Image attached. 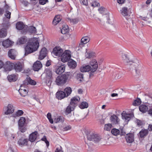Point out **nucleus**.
Here are the masks:
<instances>
[{"instance_id":"26","label":"nucleus","mask_w":152,"mask_h":152,"mask_svg":"<svg viewBox=\"0 0 152 152\" xmlns=\"http://www.w3.org/2000/svg\"><path fill=\"white\" fill-rule=\"evenodd\" d=\"M24 86H23V84L20 87V88L18 90V91L20 94L23 96H26L28 93L26 89H23V87Z\"/></svg>"},{"instance_id":"59","label":"nucleus","mask_w":152,"mask_h":152,"mask_svg":"<svg viewBox=\"0 0 152 152\" xmlns=\"http://www.w3.org/2000/svg\"><path fill=\"white\" fill-rule=\"evenodd\" d=\"M136 123L139 126H142L143 124L142 122L141 121L139 120H137L136 121Z\"/></svg>"},{"instance_id":"31","label":"nucleus","mask_w":152,"mask_h":152,"mask_svg":"<svg viewBox=\"0 0 152 152\" xmlns=\"http://www.w3.org/2000/svg\"><path fill=\"white\" fill-rule=\"evenodd\" d=\"M27 38L26 36H23L19 39L18 42L19 44H23L27 42Z\"/></svg>"},{"instance_id":"21","label":"nucleus","mask_w":152,"mask_h":152,"mask_svg":"<svg viewBox=\"0 0 152 152\" xmlns=\"http://www.w3.org/2000/svg\"><path fill=\"white\" fill-rule=\"evenodd\" d=\"M125 138L126 141L128 143H132L134 141V137L133 135L132 134H126Z\"/></svg>"},{"instance_id":"62","label":"nucleus","mask_w":152,"mask_h":152,"mask_svg":"<svg viewBox=\"0 0 152 152\" xmlns=\"http://www.w3.org/2000/svg\"><path fill=\"white\" fill-rule=\"evenodd\" d=\"M70 129L71 127L69 126H67L64 128V130L65 131H67Z\"/></svg>"},{"instance_id":"39","label":"nucleus","mask_w":152,"mask_h":152,"mask_svg":"<svg viewBox=\"0 0 152 152\" xmlns=\"http://www.w3.org/2000/svg\"><path fill=\"white\" fill-rule=\"evenodd\" d=\"M140 110L142 112L145 113L148 110V108L145 105H141L139 107Z\"/></svg>"},{"instance_id":"56","label":"nucleus","mask_w":152,"mask_h":152,"mask_svg":"<svg viewBox=\"0 0 152 152\" xmlns=\"http://www.w3.org/2000/svg\"><path fill=\"white\" fill-rule=\"evenodd\" d=\"M81 3L85 5H88L87 0H79Z\"/></svg>"},{"instance_id":"29","label":"nucleus","mask_w":152,"mask_h":152,"mask_svg":"<svg viewBox=\"0 0 152 152\" xmlns=\"http://www.w3.org/2000/svg\"><path fill=\"white\" fill-rule=\"evenodd\" d=\"M3 46L5 48H7L10 46L12 44V42L9 39H6L2 42Z\"/></svg>"},{"instance_id":"18","label":"nucleus","mask_w":152,"mask_h":152,"mask_svg":"<svg viewBox=\"0 0 152 152\" xmlns=\"http://www.w3.org/2000/svg\"><path fill=\"white\" fill-rule=\"evenodd\" d=\"M47 49L45 48H42L40 52L39 58L40 60L43 59L46 56Z\"/></svg>"},{"instance_id":"23","label":"nucleus","mask_w":152,"mask_h":152,"mask_svg":"<svg viewBox=\"0 0 152 152\" xmlns=\"http://www.w3.org/2000/svg\"><path fill=\"white\" fill-rule=\"evenodd\" d=\"M5 135L7 139L9 141L14 139L16 136L15 134H11L7 132H5Z\"/></svg>"},{"instance_id":"54","label":"nucleus","mask_w":152,"mask_h":152,"mask_svg":"<svg viewBox=\"0 0 152 152\" xmlns=\"http://www.w3.org/2000/svg\"><path fill=\"white\" fill-rule=\"evenodd\" d=\"M68 21H69L71 23H72L73 24H76L77 23L78 21V20L77 19H70V18H68Z\"/></svg>"},{"instance_id":"64","label":"nucleus","mask_w":152,"mask_h":152,"mask_svg":"<svg viewBox=\"0 0 152 152\" xmlns=\"http://www.w3.org/2000/svg\"><path fill=\"white\" fill-rule=\"evenodd\" d=\"M4 66L3 62L1 60H0V69H1Z\"/></svg>"},{"instance_id":"22","label":"nucleus","mask_w":152,"mask_h":152,"mask_svg":"<svg viewBox=\"0 0 152 152\" xmlns=\"http://www.w3.org/2000/svg\"><path fill=\"white\" fill-rule=\"evenodd\" d=\"M56 97L58 99L61 100L66 97V94L64 91H60L56 93Z\"/></svg>"},{"instance_id":"41","label":"nucleus","mask_w":152,"mask_h":152,"mask_svg":"<svg viewBox=\"0 0 152 152\" xmlns=\"http://www.w3.org/2000/svg\"><path fill=\"white\" fill-rule=\"evenodd\" d=\"M88 106V104L85 102H81L79 105L80 107L82 109L87 108Z\"/></svg>"},{"instance_id":"50","label":"nucleus","mask_w":152,"mask_h":152,"mask_svg":"<svg viewBox=\"0 0 152 152\" xmlns=\"http://www.w3.org/2000/svg\"><path fill=\"white\" fill-rule=\"evenodd\" d=\"M112 124H106L104 126V129L105 130L110 131L112 128Z\"/></svg>"},{"instance_id":"38","label":"nucleus","mask_w":152,"mask_h":152,"mask_svg":"<svg viewBox=\"0 0 152 152\" xmlns=\"http://www.w3.org/2000/svg\"><path fill=\"white\" fill-rule=\"evenodd\" d=\"M69 29L68 26L63 25V28L61 30V32L63 34H65L68 32Z\"/></svg>"},{"instance_id":"43","label":"nucleus","mask_w":152,"mask_h":152,"mask_svg":"<svg viewBox=\"0 0 152 152\" xmlns=\"http://www.w3.org/2000/svg\"><path fill=\"white\" fill-rule=\"evenodd\" d=\"M141 103L140 99L137 98L136 99L134 100L133 102V105L135 106H138L140 105Z\"/></svg>"},{"instance_id":"4","label":"nucleus","mask_w":152,"mask_h":152,"mask_svg":"<svg viewBox=\"0 0 152 152\" xmlns=\"http://www.w3.org/2000/svg\"><path fill=\"white\" fill-rule=\"evenodd\" d=\"M68 77V75L65 74L58 76L56 80V84L58 86L64 85L66 82Z\"/></svg>"},{"instance_id":"37","label":"nucleus","mask_w":152,"mask_h":152,"mask_svg":"<svg viewBox=\"0 0 152 152\" xmlns=\"http://www.w3.org/2000/svg\"><path fill=\"white\" fill-rule=\"evenodd\" d=\"M148 133V130L145 129H142L139 132L140 137L142 138L145 136Z\"/></svg>"},{"instance_id":"9","label":"nucleus","mask_w":152,"mask_h":152,"mask_svg":"<svg viewBox=\"0 0 152 152\" xmlns=\"http://www.w3.org/2000/svg\"><path fill=\"white\" fill-rule=\"evenodd\" d=\"M90 64L91 66V71L92 72H94L96 70L98 67L97 61L95 59H93L90 61Z\"/></svg>"},{"instance_id":"53","label":"nucleus","mask_w":152,"mask_h":152,"mask_svg":"<svg viewBox=\"0 0 152 152\" xmlns=\"http://www.w3.org/2000/svg\"><path fill=\"white\" fill-rule=\"evenodd\" d=\"M47 117L50 123L53 124V121L51 118V113H48L47 115Z\"/></svg>"},{"instance_id":"16","label":"nucleus","mask_w":152,"mask_h":152,"mask_svg":"<svg viewBox=\"0 0 152 152\" xmlns=\"http://www.w3.org/2000/svg\"><path fill=\"white\" fill-rule=\"evenodd\" d=\"M38 136V133L37 131L32 132L29 136V140L31 142H34Z\"/></svg>"},{"instance_id":"47","label":"nucleus","mask_w":152,"mask_h":152,"mask_svg":"<svg viewBox=\"0 0 152 152\" xmlns=\"http://www.w3.org/2000/svg\"><path fill=\"white\" fill-rule=\"evenodd\" d=\"M19 130L22 132H25L27 129L26 125L18 126Z\"/></svg>"},{"instance_id":"55","label":"nucleus","mask_w":152,"mask_h":152,"mask_svg":"<svg viewBox=\"0 0 152 152\" xmlns=\"http://www.w3.org/2000/svg\"><path fill=\"white\" fill-rule=\"evenodd\" d=\"M11 13L8 11H7L5 14V16L8 18L10 19V18Z\"/></svg>"},{"instance_id":"25","label":"nucleus","mask_w":152,"mask_h":152,"mask_svg":"<svg viewBox=\"0 0 152 152\" xmlns=\"http://www.w3.org/2000/svg\"><path fill=\"white\" fill-rule=\"evenodd\" d=\"M80 100V98L78 96H75L71 99V101L70 104L72 105L75 106V107L76 105L78 102Z\"/></svg>"},{"instance_id":"12","label":"nucleus","mask_w":152,"mask_h":152,"mask_svg":"<svg viewBox=\"0 0 152 152\" xmlns=\"http://www.w3.org/2000/svg\"><path fill=\"white\" fill-rule=\"evenodd\" d=\"M65 66L64 64L57 66L55 69L56 72L58 74H61L65 71Z\"/></svg>"},{"instance_id":"10","label":"nucleus","mask_w":152,"mask_h":152,"mask_svg":"<svg viewBox=\"0 0 152 152\" xmlns=\"http://www.w3.org/2000/svg\"><path fill=\"white\" fill-rule=\"evenodd\" d=\"M121 115L122 119L127 122L130 120L131 118L134 116V114L132 112L130 113H127L125 112H123Z\"/></svg>"},{"instance_id":"27","label":"nucleus","mask_w":152,"mask_h":152,"mask_svg":"<svg viewBox=\"0 0 152 152\" xmlns=\"http://www.w3.org/2000/svg\"><path fill=\"white\" fill-rule=\"evenodd\" d=\"M75 76L76 78L79 81H82L83 79V74L80 72H77L75 73Z\"/></svg>"},{"instance_id":"57","label":"nucleus","mask_w":152,"mask_h":152,"mask_svg":"<svg viewBox=\"0 0 152 152\" xmlns=\"http://www.w3.org/2000/svg\"><path fill=\"white\" fill-rule=\"evenodd\" d=\"M48 1V0H39V3L42 5L45 4Z\"/></svg>"},{"instance_id":"48","label":"nucleus","mask_w":152,"mask_h":152,"mask_svg":"<svg viewBox=\"0 0 152 152\" xmlns=\"http://www.w3.org/2000/svg\"><path fill=\"white\" fill-rule=\"evenodd\" d=\"M111 133L114 136H117L120 133L119 130L116 129H113L111 131Z\"/></svg>"},{"instance_id":"3","label":"nucleus","mask_w":152,"mask_h":152,"mask_svg":"<svg viewBox=\"0 0 152 152\" xmlns=\"http://www.w3.org/2000/svg\"><path fill=\"white\" fill-rule=\"evenodd\" d=\"M13 66L15 71L18 72L22 71L24 66L23 64L20 62H17L14 64L8 61L6 63L4 68L7 70L10 71Z\"/></svg>"},{"instance_id":"40","label":"nucleus","mask_w":152,"mask_h":152,"mask_svg":"<svg viewBox=\"0 0 152 152\" xmlns=\"http://www.w3.org/2000/svg\"><path fill=\"white\" fill-rule=\"evenodd\" d=\"M17 118L16 116H14V115L13 114L9 118L10 122L11 125H13L15 123V120Z\"/></svg>"},{"instance_id":"51","label":"nucleus","mask_w":152,"mask_h":152,"mask_svg":"<svg viewBox=\"0 0 152 152\" xmlns=\"http://www.w3.org/2000/svg\"><path fill=\"white\" fill-rule=\"evenodd\" d=\"M98 11L100 13L104 14L105 13L106 9L104 7H101L98 9Z\"/></svg>"},{"instance_id":"44","label":"nucleus","mask_w":152,"mask_h":152,"mask_svg":"<svg viewBox=\"0 0 152 152\" xmlns=\"http://www.w3.org/2000/svg\"><path fill=\"white\" fill-rule=\"evenodd\" d=\"M7 34L6 31L4 29H2L0 30V37L1 38L5 37Z\"/></svg>"},{"instance_id":"58","label":"nucleus","mask_w":152,"mask_h":152,"mask_svg":"<svg viewBox=\"0 0 152 152\" xmlns=\"http://www.w3.org/2000/svg\"><path fill=\"white\" fill-rule=\"evenodd\" d=\"M55 152H63L61 147L59 146L57 148Z\"/></svg>"},{"instance_id":"42","label":"nucleus","mask_w":152,"mask_h":152,"mask_svg":"<svg viewBox=\"0 0 152 152\" xmlns=\"http://www.w3.org/2000/svg\"><path fill=\"white\" fill-rule=\"evenodd\" d=\"M121 14L124 16L127 15V8L126 7H124L122 8L121 10Z\"/></svg>"},{"instance_id":"7","label":"nucleus","mask_w":152,"mask_h":152,"mask_svg":"<svg viewBox=\"0 0 152 152\" xmlns=\"http://www.w3.org/2000/svg\"><path fill=\"white\" fill-rule=\"evenodd\" d=\"M45 73L46 74V79H44V81L46 84H48L51 82V79L52 76V71L49 69H45Z\"/></svg>"},{"instance_id":"52","label":"nucleus","mask_w":152,"mask_h":152,"mask_svg":"<svg viewBox=\"0 0 152 152\" xmlns=\"http://www.w3.org/2000/svg\"><path fill=\"white\" fill-rule=\"evenodd\" d=\"M95 55V53L93 52H88L86 54V56L88 58L93 57Z\"/></svg>"},{"instance_id":"1","label":"nucleus","mask_w":152,"mask_h":152,"mask_svg":"<svg viewBox=\"0 0 152 152\" xmlns=\"http://www.w3.org/2000/svg\"><path fill=\"white\" fill-rule=\"evenodd\" d=\"M122 59L124 63L130 65V69L132 71H134L135 72L134 75V76L137 78H139L142 75V68L138 60L135 58L131 60L128 55L125 54H122Z\"/></svg>"},{"instance_id":"63","label":"nucleus","mask_w":152,"mask_h":152,"mask_svg":"<svg viewBox=\"0 0 152 152\" xmlns=\"http://www.w3.org/2000/svg\"><path fill=\"white\" fill-rule=\"evenodd\" d=\"M125 0H117L118 3L119 4H122L124 3Z\"/></svg>"},{"instance_id":"35","label":"nucleus","mask_w":152,"mask_h":152,"mask_svg":"<svg viewBox=\"0 0 152 152\" xmlns=\"http://www.w3.org/2000/svg\"><path fill=\"white\" fill-rule=\"evenodd\" d=\"M68 64L69 67L71 68H74L76 66V62L73 60H71L68 63Z\"/></svg>"},{"instance_id":"11","label":"nucleus","mask_w":152,"mask_h":152,"mask_svg":"<svg viewBox=\"0 0 152 152\" xmlns=\"http://www.w3.org/2000/svg\"><path fill=\"white\" fill-rule=\"evenodd\" d=\"M28 141V139L21 137L19 139L17 143L20 146L23 147L27 145Z\"/></svg>"},{"instance_id":"49","label":"nucleus","mask_w":152,"mask_h":152,"mask_svg":"<svg viewBox=\"0 0 152 152\" xmlns=\"http://www.w3.org/2000/svg\"><path fill=\"white\" fill-rule=\"evenodd\" d=\"M28 31L31 33H35L37 32L36 29L34 27L31 26H30L28 28Z\"/></svg>"},{"instance_id":"60","label":"nucleus","mask_w":152,"mask_h":152,"mask_svg":"<svg viewBox=\"0 0 152 152\" xmlns=\"http://www.w3.org/2000/svg\"><path fill=\"white\" fill-rule=\"evenodd\" d=\"M61 119L62 118L60 116L55 118L54 121L56 123H57L59 122Z\"/></svg>"},{"instance_id":"36","label":"nucleus","mask_w":152,"mask_h":152,"mask_svg":"<svg viewBox=\"0 0 152 152\" xmlns=\"http://www.w3.org/2000/svg\"><path fill=\"white\" fill-rule=\"evenodd\" d=\"M64 92L67 97L71 94L72 92V90L70 87H67L64 89Z\"/></svg>"},{"instance_id":"13","label":"nucleus","mask_w":152,"mask_h":152,"mask_svg":"<svg viewBox=\"0 0 152 152\" xmlns=\"http://www.w3.org/2000/svg\"><path fill=\"white\" fill-rule=\"evenodd\" d=\"M36 84V82L31 79L30 77L28 76L26 79L23 82V86H25L27 85L30 84L32 85H35Z\"/></svg>"},{"instance_id":"61","label":"nucleus","mask_w":152,"mask_h":152,"mask_svg":"<svg viewBox=\"0 0 152 152\" xmlns=\"http://www.w3.org/2000/svg\"><path fill=\"white\" fill-rule=\"evenodd\" d=\"M99 4V3L95 2L93 4H91V6L93 7H95L96 6H98Z\"/></svg>"},{"instance_id":"19","label":"nucleus","mask_w":152,"mask_h":152,"mask_svg":"<svg viewBox=\"0 0 152 152\" xmlns=\"http://www.w3.org/2000/svg\"><path fill=\"white\" fill-rule=\"evenodd\" d=\"M14 108L13 105L11 104H9L7 106V110L5 112V113L6 115H8L14 112Z\"/></svg>"},{"instance_id":"8","label":"nucleus","mask_w":152,"mask_h":152,"mask_svg":"<svg viewBox=\"0 0 152 152\" xmlns=\"http://www.w3.org/2000/svg\"><path fill=\"white\" fill-rule=\"evenodd\" d=\"M63 53V50L60 47H56L53 48L52 53L55 56L59 57L61 56Z\"/></svg>"},{"instance_id":"34","label":"nucleus","mask_w":152,"mask_h":152,"mask_svg":"<svg viewBox=\"0 0 152 152\" xmlns=\"http://www.w3.org/2000/svg\"><path fill=\"white\" fill-rule=\"evenodd\" d=\"M25 27L24 24L22 22H19L16 24V28L19 30H21Z\"/></svg>"},{"instance_id":"5","label":"nucleus","mask_w":152,"mask_h":152,"mask_svg":"<svg viewBox=\"0 0 152 152\" xmlns=\"http://www.w3.org/2000/svg\"><path fill=\"white\" fill-rule=\"evenodd\" d=\"M87 138L88 140L93 141L96 142H99L101 139L100 137L98 134L93 133L88 134Z\"/></svg>"},{"instance_id":"30","label":"nucleus","mask_w":152,"mask_h":152,"mask_svg":"<svg viewBox=\"0 0 152 152\" xmlns=\"http://www.w3.org/2000/svg\"><path fill=\"white\" fill-rule=\"evenodd\" d=\"M7 78L9 81L10 82H14L16 81L17 79V76L15 74L8 75Z\"/></svg>"},{"instance_id":"28","label":"nucleus","mask_w":152,"mask_h":152,"mask_svg":"<svg viewBox=\"0 0 152 152\" xmlns=\"http://www.w3.org/2000/svg\"><path fill=\"white\" fill-rule=\"evenodd\" d=\"M80 71L82 72H87L91 71V66L88 65H83L80 69Z\"/></svg>"},{"instance_id":"2","label":"nucleus","mask_w":152,"mask_h":152,"mask_svg":"<svg viewBox=\"0 0 152 152\" xmlns=\"http://www.w3.org/2000/svg\"><path fill=\"white\" fill-rule=\"evenodd\" d=\"M39 46V44L38 42H34L32 40H30L25 48V55L26 56L36 51L38 49Z\"/></svg>"},{"instance_id":"24","label":"nucleus","mask_w":152,"mask_h":152,"mask_svg":"<svg viewBox=\"0 0 152 152\" xmlns=\"http://www.w3.org/2000/svg\"><path fill=\"white\" fill-rule=\"evenodd\" d=\"M75 108V106L69 104L66 108L65 111V113L67 115L70 113L72 111H73Z\"/></svg>"},{"instance_id":"32","label":"nucleus","mask_w":152,"mask_h":152,"mask_svg":"<svg viewBox=\"0 0 152 152\" xmlns=\"http://www.w3.org/2000/svg\"><path fill=\"white\" fill-rule=\"evenodd\" d=\"M61 19L60 18V15H57L56 16L53 21V24L55 25H56L61 21Z\"/></svg>"},{"instance_id":"6","label":"nucleus","mask_w":152,"mask_h":152,"mask_svg":"<svg viewBox=\"0 0 152 152\" xmlns=\"http://www.w3.org/2000/svg\"><path fill=\"white\" fill-rule=\"evenodd\" d=\"M61 56V61L64 63L67 61L71 58V52L69 50H65Z\"/></svg>"},{"instance_id":"15","label":"nucleus","mask_w":152,"mask_h":152,"mask_svg":"<svg viewBox=\"0 0 152 152\" xmlns=\"http://www.w3.org/2000/svg\"><path fill=\"white\" fill-rule=\"evenodd\" d=\"M42 67V65L39 61L35 62L33 65V69L34 71H39Z\"/></svg>"},{"instance_id":"33","label":"nucleus","mask_w":152,"mask_h":152,"mask_svg":"<svg viewBox=\"0 0 152 152\" xmlns=\"http://www.w3.org/2000/svg\"><path fill=\"white\" fill-rule=\"evenodd\" d=\"M26 118L23 117H21L18 121V126L26 125Z\"/></svg>"},{"instance_id":"14","label":"nucleus","mask_w":152,"mask_h":152,"mask_svg":"<svg viewBox=\"0 0 152 152\" xmlns=\"http://www.w3.org/2000/svg\"><path fill=\"white\" fill-rule=\"evenodd\" d=\"M90 40V39L88 37H84L81 40L80 42L79 45V46L82 48L83 46L84 45L89 42Z\"/></svg>"},{"instance_id":"45","label":"nucleus","mask_w":152,"mask_h":152,"mask_svg":"<svg viewBox=\"0 0 152 152\" xmlns=\"http://www.w3.org/2000/svg\"><path fill=\"white\" fill-rule=\"evenodd\" d=\"M7 152H17L15 147L13 145H10L8 148Z\"/></svg>"},{"instance_id":"17","label":"nucleus","mask_w":152,"mask_h":152,"mask_svg":"<svg viewBox=\"0 0 152 152\" xmlns=\"http://www.w3.org/2000/svg\"><path fill=\"white\" fill-rule=\"evenodd\" d=\"M16 55L17 52L15 49H12L8 51V56L12 59H15Z\"/></svg>"},{"instance_id":"20","label":"nucleus","mask_w":152,"mask_h":152,"mask_svg":"<svg viewBox=\"0 0 152 152\" xmlns=\"http://www.w3.org/2000/svg\"><path fill=\"white\" fill-rule=\"evenodd\" d=\"M110 120L112 123L115 124H118L119 121V118L115 115H111L110 117Z\"/></svg>"},{"instance_id":"46","label":"nucleus","mask_w":152,"mask_h":152,"mask_svg":"<svg viewBox=\"0 0 152 152\" xmlns=\"http://www.w3.org/2000/svg\"><path fill=\"white\" fill-rule=\"evenodd\" d=\"M23 113V112L22 110H19L13 114L14 115V116H16L17 118L22 115Z\"/></svg>"}]
</instances>
